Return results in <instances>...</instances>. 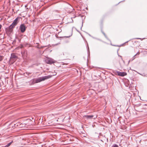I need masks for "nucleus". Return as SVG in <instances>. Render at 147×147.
<instances>
[{"instance_id":"nucleus-1","label":"nucleus","mask_w":147,"mask_h":147,"mask_svg":"<svg viewBox=\"0 0 147 147\" xmlns=\"http://www.w3.org/2000/svg\"><path fill=\"white\" fill-rule=\"evenodd\" d=\"M18 18H17L14 20L11 25L5 29L6 32H11L13 28L18 24Z\"/></svg>"},{"instance_id":"nucleus-2","label":"nucleus","mask_w":147,"mask_h":147,"mask_svg":"<svg viewBox=\"0 0 147 147\" xmlns=\"http://www.w3.org/2000/svg\"><path fill=\"white\" fill-rule=\"evenodd\" d=\"M52 76L50 75L40 77L35 80V83H38L42 81H44L50 78Z\"/></svg>"},{"instance_id":"nucleus-3","label":"nucleus","mask_w":147,"mask_h":147,"mask_svg":"<svg viewBox=\"0 0 147 147\" xmlns=\"http://www.w3.org/2000/svg\"><path fill=\"white\" fill-rule=\"evenodd\" d=\"M52 76L50 75L40 77L35 80V83H38L42 81H44L50 78Z\"/></svg>"},{"instance_id":"nucleus-4","label":"nucleus","mask_w":147,"mask_h":147,"mask_svg":"<svg viewBox=\"0 0 147 147\" xmlns=\"http://www.w3.org/2000/svg\"><path fill=\"white\" fill-rule=\"evenodd\" d=\"M17 58L18 57L15 54L12 53L11 55L9 61L10 62L12 63L16 60Z\"/></svg>"},{"instance_id":"nucleus-5","label":"nucleus","mask_w":147,"mask_h":147,"mask_svg":"<svg viewBox=\"0 0 147 147\" xmlns=\"http://www.w3.org/2000/svg\"><path fill=\"white\" fill-rule=\"evenodd\" d=\"M30 124H32L31 123L30 124L29 123H18L17 125V126H19L20 127H28V126H30Z\"/></svg>"},{"instance_id":"nucleus-6","label":"nucleus","mask_w":147,"mask_h":147,"mask_svg":"<svg viewBox=\"0 0 147 147\" xmlns=\"http://www.w3.org/2000/svg\"><path fill=\"white\" fill-rule=\"evenodd\" d=\"M84 118V119H91L93 117L94 119H95L97 117L96 115H85L83 116Z\"/></svg>"},{"instance_id":"nucleus-7","label":"nucleus","mask_w":147,"mask_h":147,"mask_svg":"<svg viewBox=\"0 0 147 147\" xmlns=\"http://www.w3.org/2000/svg\"><path fill=\"white\" fill-rule=\"evenodd\" d=\"M26 27L24 24H21L20 27V29L21 32H24L26 30Z\"/></svg>"},{"instance_id":"nucleus-8","label":"nucleus","mask_w":147,"mask_h":147,"mask_svg":"<svg viewBox=\"0 0 147 147\" xmlns=\"http://www.w3.org/2000/svg\"><path fill=\"white\" fill-rule=\"evenodd\" d=\"M115 71L118 75L119 76L123 77L127 75V73L125 72H120L117 71Z\"/></svg>"},{"instance_id":"nucleus-9","label":"nucleus","mask_w":147,"mask_h":147,"mask_svg":"<svg viewBox=\"0 0 147 147\" xmlns=\"http://www.w3.org/2000/svg\"><path fill=\"white\" fill-rule=\"evenodd\" d=\"M46 62L47 63L51 64L54 63V61L52 59L48 58L46 60Z\"/></svg>"},{"instance_id":"nucleus-10","label":"nucleus","mask_w":147,"mask_h":147,"mask_svg":"<svg viewBox=\"0 0 147 147\" xmlns=\"http://www.w3.org/2000/svg\"><path fill=\"white\" fill-rule=\"evenodd\" d=\"M13 141H12L11 142H10V143H8L7 145H6L4 147H8L11 145V144L13 143Z\"/></svg>"},{"instance_id":"nucleus-11","label":"nucleus","mask_w":147,"mask_h":147,"mask_svg":"<svg viewBox=\"0 0 147 147\" xmlns=\"http://www.w3.org/2000/svg\"><path fill=\"white\" fill-rule=\"evenodd\" d=\"M112 147H119V146L117 145L114 144L112 146Z\"/></svg>"},{"instance_id":"nucleus-12","label":"nucleus","mask_w":147,"mask_h":147,"mask_svg":"<svg viewBox=\"0 0 147 147\" xmlns=\"http://www.w3.org/2000/svg\"><path fill=\"white\" fill-rule=\"evenodd\" d=\"M102 33H103V34H104V36H105V37L107 39H109L107 37V36H106V35H105V34L104 33V32H102Z\"/></svg>"},{"instance_id":"nucleus-13","label":"nucleus","mask_w":147,"mask_h":147,"mask_svg":"<svg viewBox=\"0 0 147 147\" xmlns=\"http://www.w3.org/2000/svg\"><path fill=\"white\" fill-rule=\"evenodd\" d=\"M72 34H71L70 35V36H64V37H66V38H68V37L71 36L72 35Z\"/></svg>"},{"instance_id":"nucleus-14","label":"nucleus","mask_w":147,"mask_h":147,"mask_svg":"<svg viewBox=\"0 0 147 147\" xmlns=\"http://www.w3.org/2000/svg\"><path fill=\"white\" fill-rule=\"evenodd\" d=\"M140 54V53L139 52H138L134 56V57H135V56L137 55H139Z\"/></svg>"},{"instance_id":"nucleus-15","label":"nucleus","mask_w":147,"mask_h":147,"mask_svg":"<svg viewBox=\"0 0 147 147\" xmlns=\"http://www.w3.org/2000/svg\"><path fill=\"white\" fill-rule=\"evenodd\" d=\"M27 121H28V122L31 121V119H27Z\"/></svg>"},{"instance_id":"nucleus-16","label":"nucleus","mask_w":147,"mask_h":147,"mask_svg":"<svg viewBox=\"0 0 147 147\" xmlns=\"http://www.w3.org/2000/svg\"><path fill=\"white\" fill-rule=\"evenodd\" d=\"M2 59H3L2 57H1L0 56V61L2 60Z\"/></svg>"},{"instance_id":"nucleus-17","label":"nucleus","mask_w":147,"mask_h":147,"mask_svg":"<svg viewBox=\"0 0 147 147\" xmlns=\"http://www.w3.org/2000/svg\"><path fill=\"white\" fill-rule=\"evenodd\" d=\"M118 56H119V57H121V60H123V59H122V57H121V56H120V55H118Z\"/></svg>"},{"instance_id":"nucleus-18","label":"nucleus","mask_w":147,"mask_h":147,"mask_svg":"<svg viewBox=\"0 0 147 147\" xmlns=\"http://www.w3.org/2000/svg\"><path fill=\"white\" fill-rule=\"evenodd\" d=\"M56 73L55 72H54V73H53V74L52 75H51L52 76H55L56 75Z\"/></svg>"},{"instance_id":"nucleus-19","label":"nucleus","mask_w":147,"mask_h":147,"mask_svg":"<svg viewBox=\"0 0 147 147\" xmlns=\"http://www.w3.org/2000/svg\"><path fill=\"white\" fill-rule=\"evenodd\" d=\"M136 39H141V40H143V39H141V38H136Z\"/></svg>"},{"instance_id":"nucleus-20","label":"nucleus","mask_w":147,"mask_h":147,"mask_svg":"<svg viewBox=\"0 0 147 147\" xmlns=\"http://www.w3.org/2000/svg\"><path fill=\"white\" fill-rule=\"evenodd\" d=\"M128 42V41H127L126 42H125V43H127V42Z\"/></svg>"},{"instance_id":"nucleus-21","label":"nucleus","mask_w":147,"mask_h":147,"mask_svg":"<svg viewBox=\"0 0 147 147\" xmlns=\"http://www.w3.org/2000/svg\"><path fill=\"white\" fill-rule=\"evenodd\" d=\"M24 36L25 37H26V36Z\"/></svg>"},{"instance_id":"nucleus-22","label":"nucleus","mask_w":147,"mask_h":147,"mask_svg":"<svg viewBox=\"0 0 147 147\" xmlns=\"http://www.w3.org/2000/svg\"><path fill=\"white\" fill-rule=\"evenodd\" d=\"M89 35L90 36H91V35H90V34H89Z\"/></svg>"},{"instance_id":"nucleus-23","label":"nucleus","mask_w":147,"mask_h":147,"mask_svg":"<svg viewBox=\"0 0 147 147\" xmlns=\"http://www.w3.org/2000/svg\"><path fill=\"white\" fill-rule=\"evenodd\" d=\"M120 2H121V1L119 2V3H120Z\"/></svg>"},{"instance_id":"nucleus-24","label":"nucleus","mask_w":147,"mask_h":147,"mask_svg":"<svg viewBox=\"0 0 147 147\" xmlns=\"http://www.w3.org/2000/svg\"><path fill=\"white\" fill-rule=\"evenodd\" d=\"M120 2H121V1L119 2V3H120Z\"/></svg>"},{"instance_id":"nucleus-25","label":"nucleus","mask_w":147,"mask_h":147,"mask_svg":"<svg viewBox=\"0 0 147 147\" xmlns=\"http://www.w3.org/2000/svg\"><path fill=\"white\" fill-rule=\"evenodd\" d=\"M120 2H121V1L119 2V3H120Z\"/></svg>"}]
</instances>
